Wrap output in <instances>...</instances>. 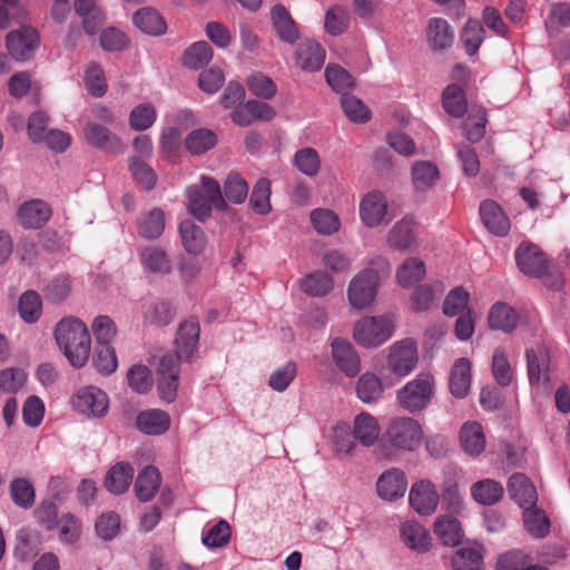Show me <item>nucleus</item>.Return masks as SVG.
I'll return each instance as SVG.
<instances>
[{
    "instance_id": "nucleus-1",
    "label": "nucleus",
    "mask_w": 570,
    "mask_h": 570,
    "mask_svg": "<svg viewBox=\"0 0 570 570\" xmlns=\"http://www.w3.org/2000/svg\"><path fill=\"white\" fill-rule=\"evenodd\" d=\"M515 263L520 272L530 277L542 279L543 284L560 292L564 286V276L559 263L549 261L544 252L535 244L524 240L515 249Z\"/></svg>"
},
{
    "instance_id": "nucleus-2",
    "label": "nucleus",
    "mask_w": 570,
    "mask_h": 570,
    "mask_svg": "<svg viewBox=\"0 0 570 570\" xmlns=\"http://www.w3.org/2000/svg\"><path fill=\"white\" fill-rule=\"evenodd\" d=\"M55 338L72 366L82 367L88 362L91 340L81 320L75 316L60 320L55 327Z\"/></svg>"
},
{
    "instance_id": "nucleus-3",
    "label": "nucleus",
    "mask_w": 570,
    "mask_h": 570,
    "mask_svg": "<svg viewBox=\"0 0 570 570\" xmlns=\"http://www.w3.org/2000/svg\"><path fill=\"white\" fill-rule=\"evenodd\" d=\"M371 267L357 273L350 282L347 297L354 308H365L376 296L382 277L390 273V263L386 258L377 256L371 261Z\"/></svg>"
},
{
    "instance_id": "nucleus-4",
    "label": "nucleus",
    "mask_w": 570,
    "mask_h": 570,
    "mask_svg": "<svg viewBox=\"0 0 570 570\" xmlns=\"http://www.w3.org/2000/svg\"><path fill=\"white\" fill-rule=\"evenodd\" d=\"M186 195L190 214L199 220L210 216L213 206L219 210L226 207L219 184L208 176H202L199 185L187 187Z\"/></svg>"
},
{
    "instance_id": "nucleus-5",
    "label": "nucleus",
    "mask_w": 570,
    "mask_h": 570,
    "mask_svg": "<svg viewBox=\"0 0 570 570\" xmlns=\"http://www.w3.org/2000/svg\"><path fill=\"white\" fill-rule=\"evenodd\" d=\"M423 440L421 424L410 416L392 417L383 433L386 445L397 452H412L420 448Z\"/></svg>"
},
{
    "instance_id": "nucleus-6",
    "label": "nucleus",
    "mask_w": 570,
    "mask_h": 570,
    "mask_svg": "<svg viewBox=\"0 0 570 570\" xmlns=\"http://www.w3.org/2000/svg\"><path fill=\"white\" fill-rule=\"evenodd\" d=\"M435 392V380L431 373L422 372L396 392L397 403L410 413L429 406Z\"/></svg>"
},
{
    "instance_id": "nucleus-7",
    "label": "nucleus",
    "mask_w": 570,
    "mask_h": 570,
    "mask_svg": "<svg viewBox=\"0 0 570 570\" xmlns=\"http://www.w3.org/2000/svg\"><path fill=\"white\" fill-rule=\"evenodd\" d=\"M544 24L554 57L560 60H567L568 29L570 27V6L564 2L553 3L550 8Z\"/></svg>"
},
{
    "instance_id": "nucleus-8",
    "label": "nucleus",
    "mask_w": 570,
    "mask_h": 570,
    "mask_svg": "<svg viewBox=\"0 0 570 570\" xmlns=\"http://www.w3.org/2000/svg\"><path fill=\"white\" fill-rule=\"evenodd\" d=\"M393 333V324L385 316L364 317L354 326V338L364 347H375L387 341Z\"/></svg>"
},
{
    "instance_id": "nucleus-9",
    "label": "nucleus",
    "mask_w": 570,
    "mask_h": 570,
    "mask_svg": "<svg viewBox=\"0 0 570 570\" xmlns=\"http://www.w3.org/2000/svg\"><path fill=\"white\" fill-rule=\"evenodd\" d=\"M417 362V345L412 338H405L391 345L387 355V370L397 379L411 374Z\"/></svg>"
},
{
    "instance_id": "nucleus-10",
    "label": "nucleus",
    "mask_w": 570,
    "mask_h": 570,
    "mask_svg": "<svg viewBox=\"0 0 570 570\" xmlns=\"http://www.w3.org/2000/svg\"><path fill=\"white\" fill-rule=\"evenodd\" d=\"M71 403L77 411L88 417H102L109 407L107 394L92 385L79 389L72 396Z\"/></svg>"
},
{
    "instance_id": "nucleus-11",
    "label": "nucleus",
    "mask_w": 570,
    "mask_h": 570,
    "mask_svg": "<svg viewBox=\"0 0 570 570\" xmlns=\"http://www.w3.org/2000/svg\"><path fill=\"white\" fill-rule=\"evenodd\" d=\"M38 31L31 27H22L7 35L6 46L10 56L19 61L30 59L39 47Z\"/></svg>"
},
{
    "instance_id": "nucleus-12",
    "label": "nucleus",
    "mask_w": 570,
    "mask_h": 570,
    "mask_svg": "<svg viewBox=\"0 0 570 570\" xmlns=\"http://www.w3.org/2000/svg\"><path fill=\"white\" fill-rule=\"evenodd\" d=\"M158 392L163 401L171 403L177 396L179 380L178 357L168 353L165 354L158 364Z\"/></svg>"
},
{
    "instance_id": "nucleus-13",
    "label": "nucleus",
    "mask_w": 570,
    "mask_h": 570,
    "mask_svg": "<svg viewBox=\"0 0 570 570\" xmlns=\"http://www.w3.org/2000/svg\"><path fill=\"white\" fill-rule=\"evenodd\" d=\"M409 502L411 508L422 517L432 515L440 503L436 487L430 480L414 482L410 489Z\"/></svg>"
},
{
    "instance_id": "nucleus-14",
    "label": "nucleus",
    "mask_w": 570,
    "mask_h": 570,
    "mask_svg": "<svg viewBox=\"0 0 570 570\" xmlns=\"http://www.w3.org/2000/svg\"><path fill=\"white\" fill-rule=\"evenodd\" d=\"M550 353L544 346L527 351L528 376L533 389L550 383Z\"/></svg>"
},
{
    "instance_id": "nucleus-15",
    "label": "nucleus",
    "mask_w": 570,
    "mask_h": 570,
    "mask_svg": "<svg viewBox=\"0 0 570 570\" xmlns=\"http://www.w3.org/2000/svg\"><path fill=\"white\" fill-rule=\"evenodd\" d=\"M407 489V480L405 473L397 469L391 468L384 471L376 481L377 495L384 501H395L403 498Z\"/></svg>"
},
{
    "instance_id": "nucleus-16",
    "label": "nucleus",
    "mask_w": 570,
    "mask_h": 570,
    "mask_svg": "<svg viewBox=\"0 0 570 570\" xmlns=\"http://www.w3.org/2000/svg\"><path fill=\"white\" fill-rule=\"evenodd\" d=\"M459 471L455 468L443 470V482L440 494L442 509L451 514H460L464 509L463 498L458 487Z\"/></svg>"
},
{
    "instance_id": "nucleus-17",
    "label": "nucleus",
    "mask_w": 570,
    "mask_h": 570,
    "mask_svg": "<svg viewBox=\"0 0 570 570\" xmlns=\"http://www.w3.org/2000/svg\"><path fill=\"white\" fill-rule=\"evenodd\" d=\"M199 332V323L194 317L186 320L179 325L175 340L176 354H174L178 357V362L180 360H190L197 351Z\"/></svg>"
},
{
    "instance_id": "nucleus-18",
    "label": "nucleus",
    "mask_w": 570,
    "mask_h": 570,
    "mask_svg": "<svg viewBox=\"0 0 570 570\" xmlns=\"http://www.w3.org/2000/svg\"><path fill=\"white\" fill-rule=\"evenodd\" d=\"M387 213V202L383 193H367L360 203V216L367 227L379 226Z\"/></svg>"
},
{
    "instance_id": "nucleus-19",
    "label": "nucleus",
    "mask_w": 570,
    "mask_h": 570,
    "mask_svg": "<svg viewBox=\"0 0 570 570\" xmlns=\"http://www.w3.org/2000/svg\"><path fill=\"white\" fill-rule=\"evenodd\" d=\"M400 538L410 550L417 553H425L432 547V538L429 530L414 520H407L401 524Z\"/></svg>"
},
{
    "instance_id": "nucleus-20",
    "label": "nucleus",
    "mask_w": 570,
    "mask_h": 570,
    "mask_svg": "<svg viewBox=\"0 0 570 570\" xmlns=\"http://www.w3.org/2000/svg\"><path fill=\"white\" fill-rule=\"evenodd\" d=\"M50 206L41 199L24 202L18 210L19 223L28 229L41 228L51 217Z\"/></svg>"
},
{
    "instance_id": "nucleus-21",
    "label": "nucleus",
    "mask_w": 570,
    "mask_h": 570,
    "mask_svg": "<svg viewBox=\"0 0 570 570\" xmlns=\"http://www.w3.org/2000/svg\"><path fill=\"white\" fill-rule=\"evenodd\" d=\"M86 141L98 149L109 153H121L122 144L120 138L107 127L89 121L83 128Z\"/></svg>"
},
{
    "instance_id": "nucleus-22",
    "label": "nucleus",
    "mask_w": 570,
    "mask_h": 570,
    "mask_svg": "<svg viewBox=\"0 0 570 570\" xmlns=\"http://www.w3.org/2000/svg\"><path fill=\"white\" fill-rule=\"evenodd\" d=\"M331 346L332 356L337 367L348 377L356 376L361 371V361L351 343L342 338H334Z\"/></svg>"
},
{
    "instance_id": "nucleus-23",
    "label": "nucleus",
    "mask_w": 570,
    "mask_h": 570,
    "mask_svg": "<svg viewBox=\"0 0 570 570\" xmlns=\"http://www.w3.org/2000/svg\"><path fill=\"white\" fill-rule=\"evenodd\" d=\"M275 116L274 109L266 102L248 100L232 111V119L238 126H249L256 120H271Z\"/></svg>"
},
{
    "instance_id": "nucleus-24",
    "label": "nucleus",
    "mask_w": 570,
    "mask_h": 570,
    "mask_svg": "<svg viewBox=\"0 0 570 570\" xmlns=\"http://www.w3.org/2000/svg\"><path fill=\"white\" fill-rule=\"evenodd\" d=\"M139 262L144 272L165 276L171 272L173 265L167 252L155 245H149L139 250Z\"/></svg>"
},
{
    "instance_id": "nucleus-25",
    "label": "nucleus",
    "mask_w": 570,
    "mask_h": 570,
    "mask_svg": "<svg viewBox=\"0 0 570 570\" xmlns=\"http://www.w3.org/2000/svg\"><path fill=\"white\" fill-rule=\"evenodd\" d=\"M459 440L462 450L470 456H479L487 444L483 428L475 421L465 422L461 426Z\"/></svg>"
},
{
    "instance_id": "nucleus-26",
    "label": "nucleus",
    "mask_w": 570,
    "mask_h": 570,
    "mask_svg": "<svg viewBox=\"0 0 570 570\" xmlns=\"http://www.w3.org/2000/svg\"><path fill=\"white\" fill-rule=\"evenodd\" d=\"M508 491L511 499L521 508L525 509L537 503L538 494L535 487L529 478L522 473H514L510 476Z\"/></svg>"
},
{
    "instance_id": "nucleus-27",
    "label": "nucleus",
    "mask_w": 570,
    "mask_h": 570,
    "mask_svg": "<svg viewBox=\"0 0 570 570\" xmlns=\"http://www.w3.org/2000/svg\"><path fill=\"white\" fill-rule=\"evenodd\" d=\"M480 216L484 226L497 236H505L510 230V220L502 208L493 200L480 205Z\"/></svg>"
},
{
    "instance_id": "nucleus-28",
    "label": "nucleus",
    "mask_w": 570,
    "mask_h": 570,
    "mask_svg": "<svg viewBox=\"0 0 570 570\" xmlns=\"http://www.w3.org/2000/svg\"><path fill=\"white\" fill-rule=\"evenodd\" d=\"M471 362L466 357L458 358L450 371L449 389L456 399H464L471 387Z\"/></svg>"
},
{
    "instance_id": "nucleus-29",
    "label": "nucleus",
    "mask_w": 570,
    "mask_h": 570,
    "mask_svg": "<svg viewBox=\"0 0 570 570\" xmlns=\"http://www.w3.org/2000/svg\"><path fill=\"white\" fill-rule=\"evenodd\" d=\"M433 531L439 540L449 547L459 546L464 537L461 522L453 515L441 514L433 524Z\"/></svg>"
},
{
    "instance_id": "nucleus-30",
    "label": "nucleus",
    "mask_w": 570,
    "mask_h": 570,
    "mask_svg": "<svg viewBox=\"0 0 570 570\" xmlns=\"http://www.w3.org/2000/svg\"><path fill=\"white\" fill-rule=\"evenodd\" d=\"M411 178L415 191L425 193L440 179V171L433 161L417 160L412 165Z\"/></svg>"
},
{
    "instance_id": "nucleus-31",
    "label": "nucleus",
    "mask_w": 570,
    "mask_h": 570,
    "mask_svg": "<svg viewBox=\"0 0 570 570\" xmlns=\"http://www.w3.org/2000/svg\"><path fill=\"white\" fill-rule=\"evenodd\" d=\"M137 429L147 435H160L170 426L169 415L158 409L144 411L137 415Z\"/></svg>"
},
{
    "instance_id": "nucleus-32",
    "label": "nucleus",
    "mask_w": 570,
    "mask_h": 570,
    "mask_svg": "<svg viewBox=\"0 0 570 570\" xmlns=\"http://www.w3.org/2000/svg\"><path fill=\"white\" fill-rule=\"evenodd\" d=\"M387 243L391 247L399 250L415 248L417 244L414 222L410 218L397 222L389 232Z\"/></svg>"
},
{
    "instance_id": "nucleus-33",
    "label": "nucleus",
    "mask_w": 570,
    "mask_h": 570,
    "mask_svg": "<svg viewBox=\"0 0 570 570\" xmlns=\"http://www.w3.org/2000/svg\"><path fill=\"white\" fill-rule=\"evenodd\" d=\"M75 11L82 19L87 33H97L105 22V14L96 0H76Z\"/></svg>"
},
{
    "instance_id": "nucleus-34",
    "label": "nucleus",
    "mask_w": 570,
    "mask_h": 570,
    "mask_svg": "<svg viewBox=\"0 0 570 570\" xmlns=\"http://www.w3.org/2000/svg\"><path fill=\"white\" fill-rule=\"evenodd\" d=\"M325 61V50L314 40L303 41L297 50V63L306 71L320 70Z\"/></svg>"
},
{
    "instance_id": "nucleus-35",
    "label": "nucleus",
    "mask_w": 570,
    "mask_h": 570,
    "mask_svg": "<svg viewBox=\"0 0 570 570\" xmlns=\"http://www.w3.org/2000/svg\"><path fill=\"white\" fill-rule=\"evenodd\" d=\"M134 24L146 35L161 36L167 30L163 16L153 8H141L132 17Z\"/></svg>"
},
{
    "instance_id": "nucleus-36",
    "label": "nucleus",
    "mask_w": 570,
    "mask_h": 570,
    "mask_svg": "<svg viewBox=\"0 0 570 570\" xmlns=\"http://www.w3.org/2000/svg\"><path fill=\"white\" fill-rule=\"evenodd\" d=\"M161 482L159 471L151 465L144 468L137 475L135 482V493L137 498L147 502L150 501L157 492Z\"/></svg>"
},
{
    "instance_id": "nucleus-37",
    "label": "nucleus",
    "mask_w": 570,
    "mask_h": 570,
    "mask_svg": "<svg viewBox=\"0 0 570 570\" xmlns=\"http://www.w3.org/2000/svg\"><path fill=\"white\" fill-rule=\"evenodd\" d=\"M165 229V213L160 208H153L144 213L137 220V232L145 239L159 238Z\"/></svg>"
},
{
    "instance_id": "nucleus-38",
    "label": "nucleus",
    "mask_w": 570,
    "mask_h": 570,
    "mask_svg": "<svg viewBox=\"0 0 570 570\" xmlns=\"http://www.w3.org/2000/svg\"><path fill=\"white\" fill-rule=\"evenodd\" d=\"M353 435L362 445L372 446L380 435L376 419L368 413L356 415L353 424Z\"/></svg>"
},
{
    "instance_id": "nucleus-39",
    "label": "nucleus",
    "mask_w": 570,
    "mask_h": 570,
    "mask_svg": "<svg viewBox=\"0 0 570 570\" xmlns=\"http://www.w3.org/2000/svg\"><path fill=\"white\" fill-rule=\"evenodd\" d=\"M518 321V313L505 303H495L489 312V325L493 330L510 333L517 327Z\"/></svg>"
},
{
    "instance_id": "nucleus-40",
    "label": "nucleus",
    "mask_w": 570,
    "mask_h": 570,
    "mask_svg": "<svg viewBox=\"0 0 570 570\" xmlns=\"http://www.w3.org/2000/svg\"><path fill=\"white\" fill-rule=\"evenodd\" d=\"M179 234L185 249L193 255L200 254L207 243L206 235L200 226L193 220H183L179 225Z\"/></svg>"
},
{
    "instance_id": "nucleus-41",
    "label": "nucleus",
    "mask_w": 570,
    "mask_h": 570,
    "mask_svg": "<svg viewBox=\"0 0 570 570\" xmlns=\"http://www.w3.org/2000/svg\"><path fill=\"white\" fill-rule=\"evenodd\" d=\"M428 39L434 51L444 50L452 46L454 35L450 24L443 18H432L428 26Z\"/></svg>"
},
{
    "instance_id": "nucleus-42",
    "label": "nucleus",
    "mask_w": 570,
    "mask_h": 570,
    "mask_svg": "<svg viewBox=\"0 0 570 570\" xmlns=\"http://www.w3.org/2000/svg\"><path fill=\"white\" fill-rule=\"evenodd\" d=\"M134 478V469L129 463L119 462L115 464L107 473L105 487L115 494L125 492Z\"/></svg>"
},
{
    "instance_id": "nucleus-43",
    "label": "nucleus",
    "mask_w": 570,
    "mask_h": 570,
    "mask_svg": "<svg viewBox=\"0 0 570 570\" xmlns=\"http://www.w3.org/2000/svg\"><path fill=\"white\" fill-rule=\"evenodd\" d=\"M452 566L453 570H483L482 546L472 543L460 548Z\"/></svg>"
},
{
    "instance_id": "nucleus-44",
    "label": "nucleus",
    "mask_w": 570,
    "mask_h": 570,
    "mask_svg": "<svg viewBox=\"0 0 570 570\" xmlns=\"http://www.w3.org/2000/svg\"><path fill=\"white\" fill-rule=\"evenodd\" d=\"M425 264L417 257L406 258L396 271V279L400 286L410 288L419 283L425 275Z\"/></svg>"
},
{
    "instance_id": "nucleus-45",
    "label": "nucleus",
    "mask_w": 570,
    "mask_h": 570,
    "mask_svg": "<svg viewBox=\"0 0 570 570\" xmlns=\"http://www.w3.org/2000/svg\"><path fill=\"white\" fill-rule=\"evenodd\" d=\"M471 495L480 504L493 505L501 500L503 488L495 480L484 479L471 487Z\"/></svg>"
},
{
    "instance_id": "nucleus-46",
    "label": "nucleus",
    "mask_w": 570,
    "mask_h": 570,
    "mask_svg": "<svg viewBox=\"0 0 570 570\" xmlns=\"http://www.w3.org/2000/svg\"><path fill=\"white\" fill-rule=\"evenodd\" d=\"M272 20L278 37L288 43H293L298 38L297 28L289 17L287 10L282 4L272 8Z\"/></svg>"
},
{
    "instance_id": "nucleus-47",
    "label": "nucleus",
    "mask_w": 570,
    "mask_h": 570,
    "mask_svg": "<svg viewBox=\"0 0 570 570\" xmlns=\"http://www.w3.org/2000/svg\"><path fill=\"white\" fill-rule=\"evenodd\" d=\"M442 105L446 114L461 118L466 112V99L464 90L456 83L449 85L442 94Z\"/></svg>"
},
{
    "instance_id": "nucleus-48",
    "label": "nucleus",
    "mask_w": 570,
    "mask_h": 570,
    "mask_svg": "<svg viewBox=\"0 0 570 570\" xmlns=\"http://www.w3.org/2000/svg\"><path fill=\"white\" fill-rule=\"evenodd\" d=\"M217 144L216 134L207 128L190 131L185 138V147L191 155H202L213 149Z\"/></svg>"
},
{
    "instance_id": "nucleus-49",
    "label": "nucleus",
    "mask_w": 570,
    "mask_h": 570,
    "mask_svg": "<svg viewBox=\"0 0 570 570\" xmlns=\"http://www.w3.org/2000/svg\"><path fill=\"white\" fill-rule=\"evenodd\" d=\"M445 287L442 282H434L417 287L412 294V306L416 312L429 309L443 294Z\"/></svg>"
},
{
    "instance_id": "nucleus-50",
    "label": "nucleus",
    "mask_w": 570,
    "mask_h": 570,
    "mask_svg": "<svg viewBox=\"0 0 570 570\" xmlns=\"http://www.w3.org/2000/svg\"><path fill=\"white\" fill-rule=\"evenodd\" d=\"M141 313L144 323L148 325L165 326L173 320L169 304L163 301L145 302Z\"/></svg>"
},
{
    "instance_id": "nucleus-51",
    "label": "nucleus",
    "mask_w": 570,
    "mask_h": 570,
    "mask_svg": "<svg viewBox=\"0 0 570 570\" xmlns=\"http://www.w3.org/2000/svg\"><path fill=\"white\" fill-rule=\"evenodd\" d=\"M523 523L525 530L535 538H543L549 533L550 520L543 510L535 505L524 509Z\"/></svg>"
},
{
    "instance_id": "nucleus-52",
    "label": "nucleus",
    "mask_w": 570,
    "mask_h": 570,
    "mask_svg": "<svg viewBox=\"0 0 570 570\" xmlns=\"http://www.w3.org/2000/svg\"><path fill=\"white\" fill-rule=\"evenodd\" d=\"M312 226L318 234L332 235L341 228L340 217L328 208H315L311 213Z\"/></svg>"
},
{
    "instance_id": "nucleus-53",
    "label": "nucleus",
    "mask_w": 570,
    "mask_h": 570,
    "mask_svg": "<svg viewBox=\"0 0 570 570\" xmlns=\"http://www.w3.org/2000/svg\"><path fill=\"white\" fill-rule=\"evenodd\" d=\"M492 374L495 382L501 386L511 384L514 372L510 364L507 351L499 346L493 351Z\"/></svg>"
},
{
    "instance_id": "nucleus-54",
    "label": "nucleus",
    "mask_w": 570,
    "mask_h": 570,
    "mask_svg": "<svg viewBox=\"0 0 570 570\" xmlns=\"http://www.w3.org/2000/svg\"><path fill=\"white\" fill-rule=\"evenodd\" d=\"M487 125V111L483 107H472L468 118L463 122L464 134L468 140L476 142L483 138Z\"/></svg>"
},
{
    "instance_id": "nucleus-55",
    "label": "nucleus",
    "mask_w": 570,
    "mask_h": 570,
    "mask_svg": "<svg viewBox=\"0 0 570 570\" xmlns=\"http://www.w3.org/2000/svg\"><path fill=\"white\" fill-rule=\"evenodd\" d=\"M357 397L364 403H373L383 394L381 380L373 373H364L357 381Z\"/></svg>"
},
{
    "instance_id": "nucleus-56",
    "label": "nucleus",
    "mask_w": 570,
    "mask_h": 570,
    "mask_svg": "<svg viewBox=\"0 0 570 570\" xmlns=\"http://www.w3.org/2000/svg\"><path fill=\"white\" fill-rule=\"evenodd\" d=\"M213 58V50L208 42L198 41L186 49L183 61L189 69H200Z\"/></svg>"
},
{
    "instance_id": "nucleus-57",
    "label": "nucleus",
    "mask_w": 570,
    "mask_h": 570,
    "mask_svg": "<svg viewBox=\"0 0 570 570\" xmlns=\"http://www.w3.org/2000/svg\"><path fill=\"white\" fill-rule=\"evenodd\" d=\"M333 288V279L324 272H315L301 281V289L309 296H324Z\"/></svg>"
},
{
    "instance_id": "nucleus-58",
    "label": "nucleus",
    "mask_w": 570,
    "mask_h": 570,
    "mask_svg": "<svg viewBox=\"0 0 570 570\" xmlns=\"http://www.w3.org/2000/svg\"><path fill=\"white\" fill-rule=\"evenodd\" d=\"M465 52L474 56L484 40V29L478 19H469L461 33Z\"/></svg>"
},
{
    "instance_id": "nucleus-59",
    "label": "nucleus",
    "mask_w": 570,
    "mask_h": 570,
    "mask_svg": "<svg viewBox=\"0 0 570 570\" xmlns=\"http://www.w3.org/2000/svg\"><path fill=\"white\" fill-rule=\"evenodd\" d=\"M10 495L14 504L22 509H29L35 503V488L32 483L24 478H17L11 481Z\"/></svg>"
},
{
    "instance_id": "nucleus-60",
    "label": "nucleus",
    "mask_w": 570,
    "mask_h": 570,
    "mask_svg": "<svg viewBox=\"0 0 570 570\" xmlns=\"http://www.w3.org/2000/svg\"><path fill=\"white\" fill-rule=\"evenodd\" d=\"M42 304L39 294L35 291H27L19 299L18 311L21 318L27 323H35L41 315Z\"/></svg>"
},
{
    "instance_id": "nucleus-61",
    "label": "nucleus",
    "mask_w": 570,
    "mask_h": 570,
    "mask_svg": "<svg viewBox=\"0 0 570 570\" xmlns=\"http://www.w3.org/2000/svg\"><path fill=\"white\" fill-rule=\"evenodd\" d=\"M250 206L257 214L265 215L272 209L271 205V183L266 178H261L255 184L250 195Z\"/></svg>"
},
{
    "instance_id": "nucleus-62",
    "label": "nucleus",
    "mask_w": 570,
    "mask_h": 570,
    "mask_svg": "<svg viewBox=\"0 0 570 570\" xmlns=\"http://www.w3.org/2000/svg\"><path fill=\"white\" fill-rule=\"evenodd\" d=\"M350 24V16L341 6L331 7L325 13L324 27L331 36L342 35Z\"/></svg>"
},
{
    "instance_id": "nucleus-63",
    "label": "nucleus",
    "mask_w": 570,
    "mask_h": 570,
    "mask_svg": "<svg viewBox=\"0 0 570 570\" xmlns=\"http://www.w3.org/2000/svg\"><path fill=\"white\" fill-rule=\"evenodd\" d=\"M92 362L97 371L105 375L114 373L118 366L116 351L110 344H98Z\"/></svg>"
},
{
    "instance_id": "nucleus-64",
    "label": "nucleus",
    "mask_w": 570,
    "mask_h": 570,
    "mask_svg": "<svg viewBox=\"0 0 570 570\" xmlns=\"http://www.w3.org/2000/svg\"><path fill=\"white\" fill-rule=\"evenodd\" d=\"M296 375L297 364L294 361H288L283 366L272 372L268 385L275 392H284L294 381Z\"/></svg>"
}]
</instances>
